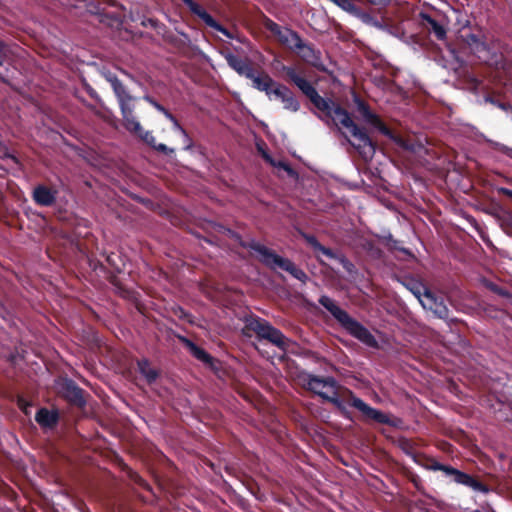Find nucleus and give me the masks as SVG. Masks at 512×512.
Here are the masks:
<instances>
[{"label":"nucleus","mask_w":512,"mask_h":512,"mask_svg":"<svg viewBox=\"0 0 512 512\" xmlns=\"http://www.w3.org/2000/svg\"><path fill=\"white\" fill-rule=\"evenodd\" d=\"M289 77L295 85L310 99L317 109L324 112L327 117L331 118L336 126L341 125L347 129L349 133L358 141L353 144L359 151L365 161L371 160L375 154V146L366 132L359 128L351 119L349 113L336 105L330 99L321 97L316 89L305 78L299 76L294 71L289 72Z\"/></svg>","instance_id":"obj_1"},{"label":"nucleus","mask_w":512,"mask_h":512,"mask_svg":"<svg viewBox=\"0 0 512 512\" xmlns=\"http://www.w3.org/2000/svg\"><path fill=\"white\" fill-rule=\"evenodd\" d=\"M320 304L325 307L339 323L355 338L369 347H376L377 341L370 331L362 324L351 318L344 310L329 297L322 296Z\"/></svg>","instance_id":"obj_2"},{"label":"nucleus","mask_w":512,"mask_h":512,"mask_svg":"<svg viewBox=\"0 0 512 512\" xmlns=\"http://www.w3.org/2000/svg\"><path fill=\"white\" fill-rule=\"evenodd\" d=\"M254 251L257 253L259 259L271 268H279L292 274L296 279L305 281L307 275L299 268H297L290 260L282 258L263 245L256 244L253 246Z\"/></svg>","instance_id":"obj_3"},{"label":"nucleus","mask_w":512,"mask_h":512,"mask_svg":"<svg viewBox=\"0 0 512 512\" xmlns=\"http://www.w3.org/2000/svg\"><path fill=\"white\" fill-rule=\"evenodd\" d=\"M249 327L261 338L269 340L281 349H286L289 340L278 330L269 325L266 321L254 319Z\"/></svg>","instance_id":"obj_4"},{"label":"nucleus","mask_w":512,"mask_h":512,"mask_svg":"<svg viewBox=\"0 0 512 512\" xmlns=\"http://www.w3.org/2000/svg\"><path fill=\"white\" fill-rule=\"evenodd\" d=\"M104 77L111 84L113 91L118 98L123 120L129 118L133 115L134 110L132 105L133 97L126 91L124 85L115 75L110 72H105Z\"/></svg>","instance_id":"obj_5"},{"label":"nucleus","mask_w":512,"mask_h":512,"mask_svg":"<svg viewBox=\"0 0 512 512\" xmlns=\"http://www.w3.org/2000/svg\"><path fill=\"white\" fill-rule=\"evenodd\" d=\"M124 126L128 131L137 135L145 143L152 146L157 151H160L163 153H173L174 152V149L167 147L165 144H156L155 137L152 135V133L149 131H144L141 124L134 117V115H132L129 118H126L124 120Z\"/></svg>","instance_id":"obj_6"},{"label":"nucleus","mask_w":512,"mask_h":512,"mask_svg":"<svg viewBox=\"0 0 512 512\" xmlns=\"http://www.w3.org/2000/svg\"><path fill=\"white\" fill-rule=\"evenodd\" d=\"M416 297L424 309L430 310L439 318H445L448 315V309L442 299L436 297L432 292L424 290L423 293H416Z\"/></svg>","instance_id":"obj_7"},{"label":"nucleus","mask_w":512,"mask_h":512,"mask_svg":"<svg viewBox=\"0 0 512 512\" xmlns=\"http://www.w3.org/2000/svg\"><path fill=\"white\" fill-rule=\"evenodd\" d=\"M306 385L309 390L324 399L332 397L336 390V382L332 378L323 379L309 375Z\"/></svg>","instance_id":"obj_8"},{"label":"nucleus","mask_w":512,"mask_h":512,"mask_svg":"<svg viewBox=\"0 0 512 512\" xmlns=\"http://www.w3.org/2000/svg\"><path fill=\"white\" fill-rule=\"evenodd\" d=\"M351 405L358 409L364 417L378 423H389V417L381 411L369 406L360 398L351 396Z\"/></svg>","instance_id":"obj_9"},{"label":"nucleus","mask_w":512,"mask_h":512,"mask_svg":"<svg viewBox=\"0 0 512 512\" xmlns=\"http://www.w3.org/2000/svg\"><path fill=\"white\" fill-rule=\"evenodd\" d=\"M431 469H433V470H441V471L445 472L447 475L453 476V480L456 483L472 487L475 490H480L481 489V484L480 483H478L475 479H473L468 474L460 472V471H458L456 469H453V468L448 467V466L441 465L439 463L433 464L431 466Z\"/></svg>","instance_id":"obj_10"},{"label":"nucleus","mask_w":512,"mask_h":512,"mask_svg":"<svg viewBox=\"0 0 512 512\" xmlns=\"http://www.w3.org/2000/svg\"><path fill=\"white\" fill-rule=\"evenodd\" d=\"M192 13L197 15L207 26L221 32L227 37H231L229 32L220 24H218L199 4L193 0H182Z\"/></svg>","instance_id":"obj_11"},{"label":"nucleus","mask_w":512,"mask_h":512,"mask_svg":"<svg viewBox=\"0 0 512 512\" xmlns=\"http://www.w3.org/2000/svg\"><path fill=\"white\" fill-rule=\"evenodd\" d=\"M272 93V99L275 98L280 100L283 103L284 109L291 112H297L299 110V102L287 87L279 84L274 87Z\"/></svg>","instance_id":"obj_12"},{"label":"nucleus","mask_w":512,"mask_h":512,"mask_svg":"<svg viewBox=\"0 0 512 512\" xmlns=\"http://www.w3.org/2000/svg\"><path fill=\"white\" fill-rule=\"evenodd\" d=\"M59 392L71 403L82 406L85 401L83 398L82 390L77 387L72 381L63 380L58 384Z\"/></svg>","instance_id":"obj_13"},{"label":"nucleus","mask_w":512,"mask_h":512,"mask_svg":"<svg viewBox=\"0 0 512 512\" xmlns=\"http://www.w3.org/2000/svg\"><path fill=\"white\" fill-rule=\"evenodd\" d=\"M358 111L363 120L374 127H376L382 134L393 138L390 130L381 122L377 115L373 114L369 108L361 101L357 103Z\"/></svg>","instance_id":"obj_14"},{"label":"nucleus","mask_w":512,"mask_h":512,"mask_svg":"<svg viewBox=\"0 0 512 512\" xmlns=\"http://www.w3.org/2000/svg\"><path fill=\"white\" fill-rule=\"evenodd\" d=\"M228 65L234 69L239 75L245 76L247 78L253 76V68L248 63L247 60L241 59L232 53H227L224 55Z\"/></svg>","instance_id":"obj_15"},{"label":"nucleus","mask_w":512,"mask_h":512,"mask_svg":"<svg viewBox=\"0 0 512 512\" xmlns=\"http://www.w3.org/2000/svg\"><path fill=\"white\" fill-rule=\"evenodd\" d=\"M252 80L254 88L259 91H263L266 93L268 98L272 100V92L275 86L278 84L273 81V79L268 75H255L253 73L252 77H249Z\"/></svg>","instance_id":"obj_16"},{"label":"nucleus","mask_w":512,"mask_h":512,"mask_svg":"<svg viewBox=\"0 0 512 512\" xmlns=\"http://www.w3.org/2000/svg\"><path fill=\"white\" fill-rule=\"evenodd\" d=\"M33 198L37 204L49 206L55 201V192L45 186L35 188Z\"/></svg>","instance_id":"obj_17"},{"label":"nucleus","mask_w":512,"mask_h":512,"mask_svg":"<svg viewBox=\"0 0 512 512\" xmlns=\"http://www.w3.org/2000/svg\"><path fill=\"white\" fill-rule=\"evenodd\" d=\"M57 418L58 415L55 411H50L45 408L40 409L35 416V420L43 428H51L54 426L57 422Z\"/></svg>","instance_id":"obj_18"},{"label":"nucleus","mask_w":512,"mask_h":512,"mask_svg":"<svg viewBox=\"0 0 512 512\" xmlns=\"http://www.w3.org/2000/svg\"><path fill=\"white\" fill-rule=\"evenodd\" d=\"M300 38L301 37L296 32L289 28H284V30H281V33L277 37L279 42L291 50H293L295 46L299 45Z\"/></svg>","instance_id":"obj_19"},{"label":"nucleus","mask_w":512,"mask_h":512,"mask_svg":"<svg viewBox=\"0 0 512 512\" xmlns=\"http://www.w3.org/2000/svg\"><path fill=\"white\" fill-rule=\"evenodd\" d=\"M293 50L307 62H315L318 60L316 51L309 44L305 43L301 38L299 45L295 46Z\"/></svg>","instance_id":"obj_20"},{"label":"nucleus","mask_w":512,"mask_h":512,"mask_svg":"<svg viewBox=\"0 0 512 512\" xmlns=\"http://www.w3.org/2000/svg\"><path fill=\"white\" fill-rule=\"evenodd\" d=\"M421 18L427 22L430 25L431 31L435 34V36L442 40L446 36V30L445 28L437 23L433 18H431L429 15L422 13Z\"/></svg>","instance_id":"obj_21"},{"label":"nucleus","mask_w":512,"mask_h":512,"mask_svg":"<svg viewBox=\"0 0 512 512\" xmlns=\"http://www.w3.org/2000/svg\"><path fill=\"white\" fill-rule=\"evenodd\" d=\"M304 238L316 252L321 253L329 258L335 257L332 250L322 246L314 236L304 235Z\"/></svg>","instance_id":"obj_22"},{"label":"nucleus","mask_w":512,"mask_h":512,"mask_svg":"<svg viewBox=\"0 0 512 512\" xmlns=\"http://www.w3.org/2000/svg\"><path fill=\"white\" fill-rule=\"evenodd\" d=\"M171 123H172L173 131L181 138V142L183 143L184 148L190 149L192 147V141L189 138L186 131L181 127V125L179 124V122L176 119H173V121Z\"/></svg>","instance_id":"obj_23"},{"label":"nucleus","mask_w":512,"mask_h":512,"mask_svg":"<svg viewBox=\"0 0 512 512\" xmlns=\"http://www.w3.org/2000/svg\"><path fill=\"white\" fill-rule=\"evenodd\" d=\"M138 367L140 373L147 379V381L152 382L156 379V371L152 367H150L149 363L146 360L140 361L138 363Z\"/></svg>","instance_id":"obj_24"},{"label":"nucleus","mask_w":512,"mask_h":512,"mask_svg":"<svg viewBox=\"0 0 512 512\" xmlns=\"http://www.w3.org/2000/svg\"><path fill=\"white\" fill-rule=\"evenodd\" d=\"M262 153V156L263 158L268 162L270 163L272 166L276 167V168H279V169H283L284 171H286L289 175L291 176H294L295 175V172L294 170L285 162L283 161H275L274 159L271 158L270 155H268L265 151H261Z\"/></svg>","instance_id":"obj_25"},{"label":"nucleus","mask_w":512,"mask_h":512,"mask_svg":"<svg viewBox=\"0 0 512 512\" xmlns=\"http://www.w3.org/2000/svg\"><path fill=\"white\" fill-rule=\"evenodd\" d=\"M334 4H336L338 7H340L342 10L356 15L359 14L358 8L355 6V4L351 0H330Z\"/></svg>","instance_id":"obj_26"},{"label":"nucleus","mask_w":512,"mask_h":512,"mask_svg":"<svg viewBox=\"0 0 512 512\" xmlns=\"http://www.w3.org/2000/svg\"><path fill=\"white\" fill-rule=\"evenodd\" d=\"M187 344L190 348V351L197 359H199L203 362H207V363L211 361V357L203 349L197 347L195 344H193L190 341H187Z\"/></svg>","instance_id":"obj_27"},{"label":"nucleus","mask_w":512,"mask_h":512,"mask_svg":"<svg viewBox=\"0 0 512 512\" xmlns=\"http://www.w3.org/2000/svg\"><path fill=\"white\" fill-rule=\"evenodd\" d=\"M466 42L476 53L486 50V45L481 42L475 35L470 34L466 36Z\"/></svg>","instance_id":"obj_28"},{"label":"nucleus","mask_w":512,"mask_h":512,"mask_svg":"<svg viewBox=\"0 0 512 512\" xmlns=\"http://www.w3.org/2000/svg\"><path fill=\"white\" fill-rule=\"evenodd\" d=\"M365 24L374 26L378 29H383V25L375 20L373 17H371L369 14L366 13H360L356 14Z\"/></svg>","instance_id":"obj_29"},{"label":"nucleus","mask_w":512,"mask_h":512,"mask_svg":"<svg viewBox=\"0 0 512 512\" xmlns=\"http://www.w3.org/2000/svg\"><path fill=\"white\" fill-rule=\"evenodd\" d=\"M326 400L332 402L343 413H346L345 407L343 406L342 402L338 399L336 391L332 394V397L327 398Z\"/></svg>","instance_id":"obj_30"},{"label":"nucleus","mask_w":512,"mask_h":512,"mask_svg":"<svg viewBox=\"0 0 512 512\" xmlns=\"http://www.w3.org/2000/svg\"><path fill=\"white\" fill-rule=\"evenodd\" d=\"M19 408L24 412L25 415H30L31 404L27 402L25 399H19L18 401Z\"/></svg>","instance_id":"obj_31"},{"label":"nucleus","mask_w":512,"mask_h":512,"mask_svg":"<svg viewBox=\"0 0 512 512\" xmlns=\"http://www.w3.org/2000/svg\"><path fill=\"white\" fill-rule=\"evenodd\" d=\"M268 29L276 36L278 37L281 33V30H284V28L280 27L278 24L274 22H270L268 24Z\"/></svg>","instance_id":"obj_32"},{"label":"nucleus","mask_w":512,"mask_h":512,"mask_svg":"<svg viewBox=\"0 0 512 512\" xmlns=\"http://www.w3.org/2000/svg\"><path fill=\"white\" fill-rule=\"evenodd\" d=\"M149 103H151L158 111L160 112H163L164 111V107L161 106L160 104H158L157 102H155L154 100H152L151 98L149 97H146L145 98Z\"/></svg>","instance_id":"obj_33"},{"label":"nucleus","mask_w":512,"mask_h":512,"mask_svg":"<svg viewBox=\"0 0 512 512\" xmlns=\"http://www.w3.org/2000/svg\"><path fill=\"white\" fill-rule=\"evenodd\" d=\"M373 5L385 6L389 4L390 0H368Z\"/></svg>","instance_id":"obj_34"},{"label":"nucleus","mask_w":512,"mask_h":512,"mask_svg":"<svg viewBox=\"0 0 512 512\" xmlns=\"http://www.w3.org/2000/svg\"><path fill=\"white\" fill-rule=\"evenodd\" d=\"M5 56H6L5 47H4L3 43L0 41V65L2 64Z\"/></svg>","instance_id":"obj_35"},{"label":"nucleus","mask_w":512,"mask_h":512,"mask_svg":"<svg viewBox=\"0 0 512 512\" xmlns=\"http://www.w3.org/2000/svg\"><path fill=\"white\" fill-rule=\"evenodd\" d=\"M171 122L173 121V119H175L173 117V115L171 113H169L166 109H164V111L162 112Z\"/></svg>","instance_id":"obj_36"},{"label":"nucleus","mask_w":512,"mask_h":512,"mask_svg":"<svg viewBox=\"0 0 512 512\" xmlns=\"http://www.w3.org/2000/svg\"><path fill=\"white\" fill-rule=\"evenodd\" d=\"M171 122L173 121V119H175L173 117V115L171 113H169L166 109H164V111L162 112Z\"/></svg>","instance_id":"obj_37"},{"label":"nucleus","mask_w":512,"mask_h":512,"mask_svg":"<svg viewBox=\"0 0 512 512\" xmlns=\"http://www.w3.org/2000/svg\"><path fill=\"white\" fill-rule=\"evenodd\" d=\"M171 122L173 121V119H175L173 117V115L171 113H169L166 109H164V111L162 112Z\"/></svg>","instance_id":"obj_38"},{"label":"nucleus","mask_w":512,"mask_h":512,"mask_svg":"<svg viewBox=\"0 0 512 512\" xmlns=\"http://www.w3.org/2000/svg\"><path fill=\"white\" fill-rule=\"evenodd\" d=\"M504 194L512 198V190L509 189H503L502 190Z\"/></svg>","instance_id":"obj_39"},{"label":"nucleus","mask_w":512,"mask_h":512,"mask_svg":"<svg viewBox=\"0 0 512 512\" xmlns=\"http://www.w3.org/2000/svg\"><path fill=\"white\" fill-rule=\"evenodd\" d=\"M394 140L399 143L400 145H404L403 141L401 139H398V138H394Z\"/></svg>","instance_id":"obj_40"},{"label":"nucleus","mask_w":512,"mask_h":512,"mask_svg":"<svg viewBox=\"0 0 512 512\" xmlns=\"http://www.w3.org/2000/svg\"><path fill=\"white\" fill-rule=\"evenodd\" d=\"M498 107H500L501 109H506V106L504 104H498Z\"/></svg>","instance_id":"obj_41"},{"label":"nucleus","mask_w":512,"mask_h":512,"mask_svg":"<svg viewBox=\"0 0 512 512\" xmlns=\"http://www.w3.org/2000/svg\"><path fill=\"white\" fill-rule=\"evenodd\" d=\"M510 230H511V232H512V221H511V224H510Z\"/></svg>","instance_id":"obj_42"}]
</instances>
